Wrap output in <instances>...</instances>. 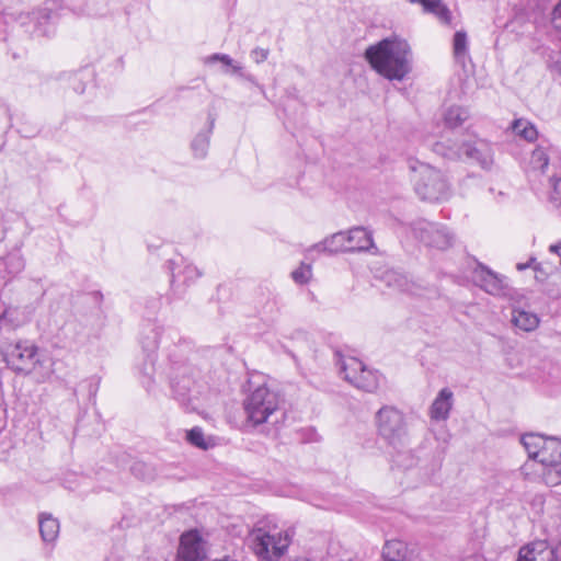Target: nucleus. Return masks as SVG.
I'll use <instances>...</instances> for the list:
<instances>
[{"instance_id": "obj_22", "label": "nucleus", "mask_w": 561, "mask_h": 561, "mask_svg": "<svg viewBox=\"0 0 561 561\" xmlns=\"http://www.w3.org/2000/svg\"><path fill=\"white\" fill-rule=\"evenodd\" d=\"M39 533L45 542H53L59 534V522L50 514H41L39 516Z\"/></svg>"}, {"instance_id": "obj_10", "label": "nucleus", "mask_w": 561, "mask_h": 561, "mask_svg": "<svg viewBox=\"0 0 561 561\" xmlns=\"http://www.w3.org/2000/svg\"><path fill=\"white\" fill-rule=\"evenodd\" d=\"M412 232L425 245L439 250L448 249L454 241V234L447 227L424 219L412 225Z\"/></svg>"}, {"instance_id": "obj_24", "label": "nucleus", "mask_w": 561, "mask_h": 561, "mask_svg": "<svg viewBox=\"0 0 561 561\" xmlns=\"http://www.w3.org/2000/svg\"><path fill=\"white\" fill-rule=\"evenodd\" d=\"M547 443V437L539 434H525L522 436V444L524 445L528 457L539 462V453L543 449Z\"/></svg>"}, {"instance_id": "obj_27", "label": "nucleus", "mask_w": 561, "mask_h": 561, "mask_svg": "<svg viewBox=\"0 0 561 561\" xmlns=\"http://www.w3.org/2000/svg\"><path fill=\"white\" fill-rule=\"evenodd\" d=\"M329 254L337 252H351L346 231H339L325 238Z\"/></svg>"}, {"instance_id": "obj_35", "label": "nucleus", "mask_w": 561, "mask_h": 561, "mask_svg": "<svg viewBox=\"0 0 561 561\" xmlns=\"http://www.w3.org/2000/svg\"><path fill=\"white\" fill-rule=\"evenodd\" d=\"M547 65L550 70L561 75V46L550 49L547 55Z\"/></svg>"}, {"instance_id": "obj_38", "label": "nucleus", "mask_w": 561, "mask_h": 561, "mask_svg": "<svg viewBox=\"0 0 561 561\" xmlns=\"http://www.w3.org/2000/svg\"><path fill=\"white\" fill-rule=\"evenodd\" d=\"M552 192L550 198L552 202H561V178H551Z\"/></svg>"}, {"instance_id": "obj_25", "label": "nucleus", "mask_w": 561, "mask_h": 561, "mask_svg": "<svg viewBox=\"0 0 561 561\" xmlns=\"http://www.w3.org/2000/svg\"><path fill=\"white\" fill-rule=\"evenodd\" d=\"M548 148L540 145L538 146L530 156L529 171L543 173L549 164Z\"/></svg>"}, {"instance_id": "obj_41", "label": "nucleus", "mask_w": 561, "mask_h": 561, "mask_svg": "<svg viewBox=\"0 0 561 561\" xmlns=\"http://www.w3.org/2000/svg\"><path fill=\"white\" fill-rule=\"evenodd\" d=\"M552 21L558 28H561V1L554 7L552 11Z\"/></svg>"}, {"instance_id": "obj_6", "label": "nucleus", "mask_w": 561, "mask_h": 561, "mask_svg": "<svg viewBox=\"0 0 561 561\" xmlns=\"http://www.w3.org/2000/svg\"><path fill=\"white\" fill-rule=\"evenodd\" d=\"M337 357V366L340 374L351 385L366 392H374L379 387L380 375L377 371L368 369L359 359L352 356H342L340 353L335 354Z\"/></svg>"}, {"instance_id": "obj_17", "label": "nucleus", "mask_w": 561, "mask_h": 561, "mask_svg": "<svg viewBox=\"0 0 561 561\" xmlns=\"http://www.w3.org/2000/svg\"><path fill=\"white\" fill-rule=\"evenodd\" d=\"M346 233L351 252L368 251L375 247L371 231L364 227H354Z\"/></svg>"}, {"instance_id": "obj_26", "label": "nucleus", "mask_w": 561, "mask_h": 561, "mask_svg": "<svg viewBox=\"0 0 561 561\" xmlns=\"http://www.w3.org/2000/svg\"><path fill=\"white\" fill-rule=\"evenodd\" d=\"M407 547L400 540H388L382 549L385 561H402L405 558Z\"/></svg>"}, {"instance_id": "obj_47", "label": "nucleus", "mask_w": 561, "mask_h": 561, "mask_svg": "<svg viewBox=\"0 0 561 561\" xmlns=\"http://www.w3.org/2000/svg\"><path fill=\"white\" fill-rule=\"evenodd\" d=\"M37 32H38L39 34H42V35L47 34V32H46V31H45V32H41V30H39V28L37 30Z\"/></svg>"}, {"instance_id": "obj_31", "label": "nucleus", "mask_w": 561, "mask_h": 561, "mask_svg": "<svg viewBox=\"0 0 561 561\" xmlns=\"http://www.w3.org/2000/svg\"><path fill=\"white\" fill-rule=\"evenodd\" d=\"M542 479L547 485L561 483V463L558 466H543Z\"/></svg>"}, {"instance_id": "obj_3", "label": "nucleus", "mask_w": 561, "mask_h": 561, "mask_svg": "<svg viewBox=\"0 0 561 561\" xmlns=\"http://www.w3.org/2000/svg\"><path fill=\"white\" fill-rule=\"evenodd\" d=\"M162 327L157 322H146L140 332V345L145 354V362L139 368V374L142 379L144 386L149 387L154 381L153 376L157 375L160 381L167 380L171 388H173V373L174 368L172 363H169L165 368L160 367L158 370L154 367V353L158 348L160 336L162 334Z\"/></svg>"}, {"instance_id": "obj_42", "label": "nucleus", "mask_w": 561, "mask_h": 561, "mask_svg": "<svg viewBox=\"0 0 561 561\" xmlns=\"http://www.w3.org/2000/svg\"><path fill=\"white\" fill-rule=\"evenodd\" d=\"M535 262V259H530L527 263H518L516 265L517 270L524 271L531 266V264Z\"/></svg>"}, {"instance_id": "obj_19", "label": "nucleus", "mask_w": 561, "mask_h": 561, "mask_svg": "<svg viewBox=\"0 0 561 561\" xmlns=\"http://www.w3.org/2000/svg\"><path fill=\"white\" fill-rule=\"evenodd\" d=\"M511 321L515 328L524 332L535 331L540 323V319L537 313L522 308H514L512 310Z\"/></svg>"}, {"instance_id": "obj_33", "label": "nucleus", "mask_w": 561, "mask_h": 561, "mask_svg": "<svg viewBox=\"0 0 561 561\" xmlns=\"http://www.w3.org/2000/svg\"><path fill=\"white\" fill-rule=\"evenodd\" d=\"M129 470L131 474L140 480H150L153 478L151 468L142 461H134Z\"/></svg>"}, {"instance_id": "obj_1", "label": "nucleus", "mask_w": 561, "mask_h": 561, "mask_svg": "<svg viewBox=\"0 0 561 561\" xmlns=\"http://www.w3.org/2000/svg\"><path fill=\"white\" fill-rule=\"evenodd\" d=\"M365 58L381 77L390 81H402L412 71L413 53L407 39L391 35L370 45Z\"/></svg>"}, {"instance_id": "obj_11", "label": "nucleus", "mask_w": 561, "mask_h": 561, "mask_svg": "<svg viewBox=\"0 0 561 561\" xmlns=\"http://www.w3.org/2000/svg\"><path fill=\"white\" fill-rule=\"evenodd\" d=\"M516 561H561V541L550 545L546 540H536L518 551Z\"/></svg>"}, {"instance_id": "obj_45", "label": "nucleus", "mask_w": 561, "mask_h": 561, "mask_svg": "<svg viewBox=\"0 0 561 561\" xmlns=\"http://www.w3.org/2000/svg\"><path fill=\"white\" fill-rule=\"evenodd\" d=\"M168 270L173 272V262L171 260L168 262ZM171 282H173V273H171Z\"/></svg>"}, {"instance_id": "obj_9", "label": "nucleus", "mask_w": 561, "mask_h": 561, "mask_svg": "<svg viewBox=\"0 0 561 561\" xmlns=\"http://www.w3.org/2000/svg\"><path fill=\"white\" fill-rule=\"evenodd\" d=\"M3 359L13 371L30 374L39 362L38 348L31 341H18L4 348Z\"/></svg>"}, {"instance_id": "obj_5", "label": "nucleus", "mask_w": 561, "mask_h": 561, "mask_svg": "<svg viewBox=\"0 0 561 561\" xmlns=\"http://www.w3.org/2000/svg\"><path fill=\"white\" fill-rule=\"evenodd\" d=\"M380 436L393 448H403L409 440L404 414L393 407H382L376 415Z\"/></svg>"}, {"instance_id": "obj_12", "label": "nucleus", "mask_w": 561, "mask_h": 561, "mask_svg": "<svg viewBox=\"0 0 561 561\" xmlns=\"http://www.w3.org/2000/svg\"><path fill=\"white\" fill-rule=\"evenodd\" d=\"M473 280L485 293L493 296H506L510 290L505 276L493 272L482 264L474 268Z\"/></svg>"}, {"instance_id": "obj_8", "label": "nucleus", "mask_w": 561, "mask_h": 561, "mask_svg": "<svg viewBox=\"0 0 561 561\" xmlns=\"http://www.w3.org/2000/svg\"><path fill=\"white\" fill-rule=\"evenodd\" d=\"M442 144H435L434 151L448 158H463L476 161L481 168L489 169L493 163V150L491 144L484 139H476L472 142L462 144L457 149L443 150Z\"/></svg>"}, {"instance_id": "obj_4", "label": "nucleus", "mask_w": 561, "mask_h": 561, "mask_svg": "<svg viewBox=\"0 0 561 561\" xmlns=\"http://www.w3.org/2000/svg\"><path fill=\"white\" fill-rule=\"evenodd\" d=\"M247 419L253 425L267 423L279 410L278 394L266 386L255 388L243 402Z\"/></svg>"}, {"instance_id": "obj_40", "label": "nucleus", "mask_w": 561, "mask_h": 561, "mask_svg": "<svg viewBox=\"0 0 561 561\" xmlns=\"http://www.w3.org/2000/svg\"><path fill=\"white\" fill-rule=\"evenodd\" d=\"M268 49L256 47L251 51V58L256 62L261 64L265 61L268 57Z\"/></svg>"}, {"instance_id": "obj_39", "label": "nucleus", "mask_w": 561, "mask_h": 561, "mask_svg": "<svg viewBox=\"0 0 561 561\" xmlns=\"http://www.w3.org/2000/svg\"><path fill=\"white\" fill-rule=\"evenodd\" d=\"M317 252V253H328V250H327V244H325V239L319 243H316L311 247H309L307 250H306V256L308 259H313V253Z\"/></svg>"}, {"instance_id": "obj_37", "label": "nucleus", "mask_w": 561, "mask_h": 561, "mask_svg": "<svg viewBox=\"0 0 561 561\" xmlns=\"http://www.w3.org/2000/svg\"><path fill=\"white\" fill-rule=\"evenodd\" d=\"M412 3H420L427 13L434 14V12L442 5V0H410Z\"/></svg>"}, {"instance_id": "obj_32", "label": "nucleus", "mask_w": 561, "mask_h": 561, "mask_svg": "<svg viewBox=\"0 0 561 561\" xmlns=\"http://www.w3.org/2000/svg\"><path fill=\"white\" fill-rule=\"evenodd\" d=\"M312 276V268L310 264L301 263L299 267L291 272V277L295 283L304 285L307 284Z\"/></svg>"}, {"instance_id": "obj_44", "label": "nucleus", "mask_w": 561, "mask_h": 561, "mask_svg": "<svg viewBox=\"0 0 561 561\" xmlns=\"http://www.w3.org/2000/svg\"><path fill=\"white\" fill-rule=\"evenodd\" d=\"M32 14L34 15V19H35V18H43V19H45V20H47V19H48V12H47V10H41V11H38V12H33Z\"/></svg>"}, {"instance_id": "obj_46", "label": "nucleus", "mask_w": 561, "mask_h": 561, "mask_svg": "<svg viewBox=\"0 0 561 561\" xmlns=\"http://www.w3.org/2000/svg\"><path fill=\"white\" fill-rule=\"evenodd\" d=\"M96 390H98V386L96 385L93 386L92 383H90V392H91V394H95Z\"/></svg>"}, {"instance_id": "obj_21", "label": "nucleus", "mask_w": 561, "mask_h": 561, "mask_svg": "<svg viewBox=\"0 0 561 561\" xmlns=\"http://www.w3.org/2000/svg\"><path fill=\"white\" fill-rule=\"evenodd\" d=\"M204 64L207 66H213L216 64H220V71L225 75H234L239 73L240 76L242 67L239 62L234 61L229 55L227 54H213L204 58Z\"/></svg>"}, {"instance_id": "obj_13", "label": "nucleus", "mask_w": 561, "mask_h": 561, "mask_svg": "<svg viewBox=\"0 0 561 561\" xmlns=\"http://www.w3.org/2000/svg\"><path fill=\"white\" fill-rule=\"evenodd\" d=\"M204 542L197 530L182 534L178 547V561H204Z\"/></svg>"}, {"instance_id": "obj_2", "label": "nucleus", "mask_w": 561, "mask_h": 561, "mask_svg": "<svg viewBox=\"0 0 561 561\" xmlns=\"http://www.w3.org/2000/svg\"><path fill=\"white\" fill-rule=\"evenodd\" d=\"M409 169L414 173V191L422 201L444 203L450 198V184L439 170L417 160H411Z\"/></svg>"}, {"instance_id": "obj_15", "label": "nucleus", "mask_w": 561, "mask_h": 561, "mask_svg": "<svg viewBox=\"0 0 561 561\" xmlns=\"http://www.w3.org/2000/svg\"><path fill=\"white\" fill-rule=\"evenodd\" d=\"M385 284L393 290L408 293L415 296L423 295V288L415 282L409 279L407 275L394 270H388L382 275Z\"/></svg>"}, {"instance_id": "obj_16", "label": "nucleus", "mask_w": 561, "mask_h": 561, "mask_svg": "<svg viewBox=\"0 0 561 561\" xmlns=\"http://www.w3.org/2000/svg\"><path fill=\"white\" fill-rule=\"evenodd\" d=\"M453 404V391L448 388H443L430 407V417L433 421H446L449 417Z\"/></svg>"}, {"instance_id": "obj_48", "label": "nucleus", "mask_w": 561, "mask_h": 561, "mask_svg": "<svg viewBox=\"0 0 561 561\" xmlns=\"http://www.w3.org/2000/svg\"><path fill=\"white\" fill-rule=\"evenodd\" d=\"M182 382H184V379H182ZM182 388H186V385H185V383H183V385H182Z\"/></svg>"}, {"instance_id": "obj_43", "label": "nucleus", "mask_w": 561, "mask_h": 561, "mask_svg": "<svg viewBox=\"0 0 561 561\" xmlns=\"http://www.w3.org/2000/svg\"><path fill=\"white\" fill-rule=\"evenodd\" d=\"M549 251H550L551 253H556V254H557V253H560V251H561V240H560L559 242H557L556 244H551V245L549 247Z\"/></svg>"}, {"instance_id": "obj_36", "label": "nucleus", "mask_w": 561, "mask_h": 561, "mask_svg": "<svg viewBox=\"0 0 561 561\" xmlns=\"http://www.w3.org/2000/svg\"><path fill=\"white\" fill-rule=\"evenodd\" d=\"M434 15L446 25H450L453 21V14L449 8L443 2L442 5L434 12Z\"/></svg>"}, {"instance_id": "obj_20", "label": "nucleus", "mask_w": 561, "mask_h": 561, "mask_svg": "<svg viewBox=\"0 0 561 561\" xmlns=\"http://www.w3.org/2000/svg\"><path fill=\"white\" fill-rule=\"evenodd\" d=\"M539 463L542 466H558V463H561V439L547 437V443L539 453Z\"/></svg>"}, {"instance_id": "obj_7", "label": "nucleus", "mask_w": 561, "mask_h": 561, "mask_svg": "<svg viewBox=\"0 0 561 561\" xmlns=\"http://www.w3.org/2000/svg\"><path fill=\"white\" fill-rule=\"evenodd\" d=\"M248 540L255 556L265 561H273L279 558L289 545L287 536L283 537L280 533L270 535L262 528L253 529Z\"/></svg>"}, {"instance_id": "obj_28", "label": "nucleus", "mask_w": 561, "mask_h": 561, "mask_svg": "<svg viewBox=\"0 0 561 561\" xmlns=\"http://www.w3.org/2000/svg\"><path fill=\"white\" fill-rule=\"evenodd\" d=\"M453 53L455 59L465 64L468 58V36L465 31H457L453 39Z\"/></svg>"}, {"instance_id": "obj_23", "label": "nucleus", "mask_w": 561, "mask_h": 561, "mask_svg": "<svg viewBox=\"0 0 561 561\" xmlns=\"http://www.w3.org/2000/svg\"><path fill=\"white\" fill-rule=\"evenodd\" d=\"M468 118V110L459 105L449 106L443 113L444 124L449 129L461 126Z\"/></svg>"}, {"instance_id": "obj_18", "label": "nucleus", "mask_w": 561, "mask_h": 561, "mask_svg": "<svg viewBox=\"0 0 561 561\" xmlns=\"http://www.w3.org/2000/svg\"><path fill=\"white\" fill-rule=\"evenodd\" d=\"M214 123L215 119L209 118L207 126L198 131L191 142V150L196 159H204L207 156Z\"/></svg>"}, {"instance_id": "obj_14", "label": "nucleus", "mask_w": 561, "mask_h": 561, "mask_svg": "<svg viewBox=\"0 0 561 561\" xmlns=\"http://www.w3.org/2000/svg\"><path fill=\"white\" fill-rule=\"evenodd\" d=\"M25 268V259L20 249H13L0 256V284L8 285Z\"/></svg>"}, {"instance_id": "obj_30", "label": "nucleus", "mask_w": 561, "mask_h": 561, "mask_svg": "<svg viewBox=\"0 0 561 561\" xmlns=\"http://www.w3.org/2000/svg\"><path fill=\"white\" fill-rule=\"evenodd\" d=\"M186 439L191 445L201 449H208L211 446L209 440L205 438L204 433L199 427H193L192 430L187 431Z\"/></svg>"}, {"instance_id": "obj_34", "label": "nucleus", "mask_w": 561, "mask_h": 561, "mask_svg": "<svg viewBox=\"0 0 561 561\" xmlns=\"http://www.w3.org/2000/svg\"><path fill=\"white\" fill-rule=\"evenodd\" d=\"M182 270H181V274L183 275L184 277V283L186 285H188L191 282H194L195 279H197L202 273L199 272V270L194 266L193 264L186 262V261H182Z\"/></svg>"}, {"instance_id": "obj_29", "label": "nucleus", "mask_w": 561, "mask_h": 561, "mask_svg": "<svg viewBox=\"0 0 561 561\" xmlns=\"http://www.w3.org/2000/svg\"><path fill=\"white\" fill-rule=\"evenodd\" d=\"M513 131L527 141H534L538 137V131L534 124L526 119H516L512 125Z\"/></svg>"}]
</instances>
